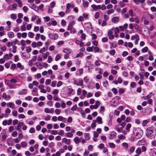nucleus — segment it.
<instances>
[{
  "label": "nucleus",
  "mask_w": 156,
  "mask_h": 156,
  "mask_svg": "<svg viewBox=\"0 0 156 156\" xmlns=\"http://www.w3.org/2000/svg\"><path fill=\"white\" fill-rule=\"evenodd\" d=\"M113 33L112 30H109L108 33V36H109V38L111 40L113 39L114 38V35L113 34Z\"/></svg>",
  "instance_id": "obj_6"
},
{
  "label": "nucleus",
  "mask_w": 156,
  "mask_h": 156,
  "mask_svg": "<svg viewBox=\"0 0 156 156\" xmlns=\"http://www.w3.org/2000/svg\"><path fill=\"white\" fill-rule=\"evenodd\" d=\"M145 142V141L144 140H140L138 142V144L139 145H141L142 144H144Z\"/></svg>",
  "instance_id": "obj_35"
},
{
  "label": "nucleus",
  "mask_w": 156,
  "mask_h": 156,
  "mask_svg": "<svg viewBox=\"0 0 156 156\" xmlns=\"http://www.w3.org/2000/svg\"><path fill=\"white\" fill-rule=\"evenodd\" d=\"M12 46V52L14 53H16L17 47L15 46V45H14Z\"/></svg>",
  "instance_id": "obj_31"
},
{
  "label": "nucleus",
  "mask_w": 156,
  "mask_h": 156,
  "mask_svg": "<svg viewBox=\"0 0 156 156\" xmlns=\"http://www.w3.org/2000/svg\"><path fill=\"white\" fill-rule=\"evenodd\" d=\"M132 40H135V44H137L138 41L139 40V37L138 34H136L135 35L132 36L131 37Z\"/></svg>",
  "instance_id": "obj_5"
},
{
  "label": "nucleus",
  "mask_w": 156,
  "mask_h": 156,
  "mask_svg": "<svg viewBox=\"0 0 156 156\" xmlns=\"http://www.w3.org/2000/svg\"><path fill=\"white\" fill-rule=\"evenodd\" d=\"M42 57L43 56H42L41 55H39L38 57L37 60L38 61H41L42 60Z\"/></svg>",
  "instance_id": "obj_60"
},
{
  "label": "nucleus",
  "mask_w": 156,
  "mask_h": 156,
  "mask_svg": "<svg viewBox=\"0 0 156 156\" xmlns=\"http://www.w3.org/2000/svg\"><path fill=\"white\" fill-rule=\"evenodd\" d=\"M73 141L76 144H79V143L83 144L85 143V140L82 137L79 138L78 136H76L74 139Z\"/></svg>",
  "instance_id": "obj_3"
},
{
  "label": "nucleus",
  "mask_w": 156,
  "mask_h": 156,
  "mask_svg": "<svg viewBox=\"0 0 156 156\" xmlns=\"http://www.w3.org/2000/svg\"><path fill=\"white\" fill-rule=\"evenodd\" d=\"M22 55V56L25 57L27 58H29L30 56L29 54H28V53H26V52H23Z\"/></svg>",
  "instance_id": "obj_26"
},
{
  "label": "nucleus",
  "mask_w": 156,
  "mask_h": 156,
  "mask_svg": "<svg viewBox=\"0 0 156 156\" xmlns=\"http://www.w3.org/2000/svg\"><path fill=\"white\" fill-rule=\"evenodd\" d=\"M27 92L26 89H23L21 91L19 92V94L20 95H24L27 94Z\"/></svg>",
  "instance_id": "obj_17"
},
{
  "label": "nucleus",
  "mask_w": 156,
  "mask_h": 156,
  "mask_svg": "<svg viewBox=\"0 0 156 156\" xmlns=\"http://www.w3.org/2000/svg\"><path fill=\"white\" fill-rule=\"evenodd\" d=\"M73 28L72 24L71 23L69 24L68 27V30H70Z\"/></svg>",
  "instance_id": "obj_38"
},
{
  "label": "nucleus",
  "mask_w": 156,
  "mask_h": 156,
  "mask_svg": "<svg viewBox=\"0 0 156 156\" xmlns=\"http://www.w3.org/2000/svg\"><path fill=\"white\" fill-rule=\"evenodd\" d=\"M6 44L8 47H9L11 46H12L14 45H16V42L15 41H12L11 42H8L6 43Z\"/></svg>",
  "instance_id": "obj_11"
},
{
  "label": "nucleus",
  "mask_w": 156,
  "mask_h": 156,
  "mask_svg": "<svg viewBox=\"0 0 156 156\" xmlns=\"http://www.w3.org/2000/svg\"><path fill=\"white\" fill-rule=\"evenodd\" d=\"M74 83L77 85L80 86V80L79 82H78L76 80H75L74 81Z\"/></svg>",
  "instance_id": "obj_42"
},
{
  "label": "nucleus",
  "mask_w": 156,
  "mask_h": 156,
  "mask_svg": "<svg viewBox=\"0 0 156 156\" xmlns=\"http://www.w3.org/2000/svg\"><path fill=\"white\" fill-rule=\"evenodd\" d=\"M118 138L119 140H124L125 139L126 137L125 136L122 134H119L118 136Z\"/></svg>",
  "instance_id": "obj_21"
},
{
  "label": "nucleus",
  "mask_w": 156,
  "mask_h": 156,
  "mask_svg": "<svg viewBox=\"0 0 156 156\" xmlns=\"http://www.w3.org/2000/svg\"><path fill=\"white\" fill-rule=\"evenodd\" d=\"M49 37L51 39L56 40L58 37V35L57 34H52L51 33H49L48 34Z\"/></svg>",
  "instance_id": "obj_4"
},
{
  "label": "nucleus",
  "mask_w": 156,
  "mask_h": 156,
  "mask_svg": "<svg viewBox=\"0 0 156 156\" xmlns=\"http://www.w3.org/2000/svg\"><path fill=\"white\" fill-rule=\"evenodd\" d=\"M115 136L116 133L113 132L110 134V136L109 137V138L110 139H112L113 138L115 137Z\"/></svg>",
  "instance_id": "obj_18"
},
{
  "label": "nucleus",
  "mask_w": 156,
  "mask_h": 156,
  "mask_svg": "<svg viewBox=\"0 0 156 156\" xmlns=\"http://www.w3.org/2000/svg\"><path fill=\"white\" fill-rule=\"evenodd\" d=\"M49 55V52H46L43 55V58L44 59H46L47 58V56H48Z\"/></svg>",
  "instance_id": "obj_29"
},
{
  "label": "nucleus",
  "mask_w": 156,
  "mask_h": 156,
  "mask_svg": "<svg viewBox=\"0 0 156 156\" xmlns=\"http://www.w3.org/2000/svg\"><path fill=\"white\" fill-rule=\"evenodd\" d=\"M7 142L9 146H12L13 144V142L12 138L8 139L7 140Z\"/></svg>",
  "instance_id": "obj_9"
},
{
  "label": "nucleus",
  "mask_w": 156,
  "mask_h": 156,
  "mask_svg": "<svg viewBox=\"0 0 156 156\" xmlns=\"http://www.w3.org/2000/svg\"><path fill=\"white\" fill-rule=\"evenodd\" d=\"M57 82L55 81H53L51 82V86L52 87H55L56 86Z\"/></svg>",
  "instance_id": "obj_51"
},
{
  "label": "nucleus",
  "mask_w": 156,
  "mask_h": 156,
  "mask_svg": "<svg viewBox=\"0 0 156 156\" xmlns=\"http://www.w3.org/2000/svg\"><path fill=\"white\" fill-rule=\"evenodd\" d=\"M114 10L113 9H111L110 10H107V13L108 14L113 13L114 12Z\"/></svg>",
  "instance_id": "obj_37"
},
{
  "label": "nucleus",
  "mask_w": 156,
  "mask_h": 156,
  "mask_svg": "<svg viewBox=\"0 0 156 156\" xmlns=\"http://www.w3.org/2000/svg\"><path fill=\"white\" fill-rule=\"evenodd\" d=\"M3 58L5 59L6 60H9V55L6 54H5L3 56Z\"/></svg>",
  "instance_id": "obj_62"
},
{
  "label": "nucleus",
  "mask_w": 156,
  "mask_h": 156,
  "mask_svg": "<svg viewBox=\"0 0 156 156\" xmlns=\"http://www.w3.org/2000/svg\"><path fill=\"white\" fill-rule=\"evenodd\" d=\"M134 134L136 139H139L143 134V131L140 129L138 128L134 131Z\"/></svg>",
  "instance_id": "obj_2"
},
{
  "label": "nucleus",
  "mask_w": 156,
  "mask_h": 156,
  "mask_svg": "<svg viewBox=\"0 0 156 156\" xmlns=\"http://www.w3.org/2000/svg\"><path fill=\"white\" fill-rule=\"evenodd\" d=\"M44 21L46 22L49 21L50 20V18L49 16H46L44 18Z\"/></svg>",
  "instance_id": "obj_63"
},
{
  "label": "nucleus",
  "mask_w": 156,
  "mask_h": 156,
  "mask_svg": "<svg viewBox=\"0 0 156 156\" xmlns=\"http://www.w3.org/2000/svg\"><path fill=\"white\" fill-rule=\"evenodd\" d=\"M29 7L35 11H37L38 9V8L37 7L36 5L34 3L31 4V5H29Z\"/></svg>",
  "instance_id": "obj_13"
},
{
  "label": "nucleus",
  "mask_w": 156,
  "mask_h": 156,
  "mask_svg": "<svg viewBox=\"0 0 156 156\" xmlns=\"http://www.w3.org/2000/svg\"><path fill=\"white\" fill-rule=\"evenodd\" d=\"M115 129L118 132H120L122 131V128H119V125H116L115 126Z\"/></svg>",
  "instance_id": "obj_20"
},
{
  "label": "nucleus",
  "mask_w": 156,
  "mask_h": 156,
  "mask_svg": "<svg viewBox=\"0 0 156 156\" xmlns=\"http://www.w3.org/2000/svg\"><path fill=\"white\" fill-rule=\"evenodd\" d=\"M89 133H85L84 134V136L85 138L87 140H90V137Z\"/></svg>",
  "instance_id": "obj_15"
},
{
  "label": "nucleus",
  "mask_w": 156,
  "mask_h": 156,
  "mask_svg": "<svg viewBox=\"0 0 156 156\" xmlns=\"http://www.w3.org/2000/svg\"><path fill=\"white\" fill-rule=\"evenodd\" d=\"M87 50L88 52H93L92 47H88L87 48Z\"/></svg>",
  "instance_id": "obj_53"
},
{
  "label": "nucleus",
  "mask_w": 156,
  "mask_h": 156,
  "mask_svg": "<svg viewBox=\"0 0 156 156\" xmlns=\"http://www.w3.org/2000/svg\"><path fill=\"white\" fill-rule=\"evenodd\" d=\"M5 112L6 113L9 114L11 112V110L9 108H7L6 109Z\"/></svg>",
  "instance_id": "obj_50"
},
{
  "label": "nucleus",
  "mask_w": 156,
  "mask_h": 156,
  "mask_svg": "<svg viewBox=\"0 0 156 156\" xmlns=\"http://www.w3.org/2000/svg\"><path fill=\"white\" fill-rule=\"evenodd\" d=\"M51 134L53 135H55L58 134V131L57 130H51Z\"/></svg>",
  "instance_id": "obj_54"
},
{
  "label": "nucleus",
  "mask_w": 156,
  "mask_h": 156,
  "mask_svg": "<svg viewBox=\"0 0 156 156\" xmlns=\"http://www.w3.org/2000/svg\"><path fill=\"white\" fill-rule=\"evenodd\" d=\"M6 105L8 107H10L14 109L16 108V107L14 105L12 102H9Z\"/></svg>",
  "instance_id": "obj_8"
},
{
  "label": "nucleus",
  "mask_w": 156,
  "mask_h": 156,
  "mask_svg": "<svg viewBox=\"0 0 156 156\" xmlns=\"http://www.w3.org/2000/svg\"><path fill=\"white\" fill-rule=\"evenodd\" d=\"M17 66L20 68L21 70H23L24 69V67L22 65L20 62H18L17 64Z\"/></svg>",
  "instance_id": "obj_19"
},
{
  "label": "nucleus",
  "mask_w": 156,
  "mask_h": 156,
  "mask_svg": "<svg viewBox=\"0 0 156 156\" xmlns=\"http://www.w3.org/2000/svg\"><path fill=\"white\" fill-rule=\"evenodd\" d=\"M98 147L100 149H101L104 147V145L103 144L101 143L98 145Z\"/></svg>",
  "instance_id": "obj_49"
},
{
  "label": "nucleus",
  "mask_w": 156,
  "mask_h": 156,
  "mask_svg": "<svg viewBox=\"0 0 156 156\" xmlns=\"http://www.w3.org/2000/svg\"><path fill=\"white\" fill-rule=\"evenodd\" d=\"M122 146L125 149H127L128 147V144L126 143H123L122 144Z\"/></svg>",
  "instance_id": "obj_27"
},
{
  "label": "nucleus",
  "mask_w": 156,
  "mask_h": 156,
  "mask_svg": "<svg viewBox=\"0 0 156 156\" xmlns=\"http://www.w3.org/2000/svg\"><path fill=\"white\" fill-rule=\"evenodd\" d=\"M89 5V2L87 1H83V5L85 8H87Z\"/></svg>",
  "instance_id": "obj_14"
},
{
  "label": "nucleus",
  "mask_w": 156,
  "mask_h": 156,
  "mask_svg": "<svg viewBox=\"0 0 156 156\" xmlns=\"http://www.w3.org/2000/svg\"><path fill=\"white\" fill-rule=\"evenodd\" d=\"M112 21L113 23H117L119 21V18L118 17H114L112 19Z\"/></svg>",
  "instance_id": "obj_12"
},
{
  "label": "nucleus",
  "mask_w": 156,
  "mask_h": 156,
  "mask_svg": "<svg viewBox=\"0 0 156 156\" xmlns=\"http://www.w3.org/2000/svg\"><path fill=\"white\" fill-rule=\"evenodd\" d=\"M2 97L6 100H9L11 98L10 95H7L5 93L3 94Z\"/></svg>",
  "instance_id": "obj_10"
},
{
  "label": "nucleus",
  "mask_w": 156,
  "mask_h": 156,
  "mask_svg": "<svg viewBox=\"0 0 156 156\" xmlns=\"http://www.w3.org/2000/svg\"><path fill=\"white\" fill-rule=\"evenodd\" d=\"M108 144L111 148H114L115 146V144L112 143H109Z\"/></svg>",
  "instance_id": "obj_44"
},
{
  "label": "nucleus",
  "mask_w": 156,
  "mask_h": 156,
  "mask_svg": "<svg viewBox=\"0 0 156 156\" xmlns=\"http://www.w3.org/2000/svg\"><path fill=\"white\" fill-rule=\"evenodd\" d=\"M58 93V90L55 89L53 91L52 94H56Z\"/></svg>",
  "instance_id": "obj_52"
},
{
  "label": "nucleus",
  "mask_w": 156,
  "mask_h": 156,
  "mask_svg": "<svg viewBox=\"0 0 156 156\" xmlns=\"http://www.w3.org/2000/svg\"><path fill=\"white\" fill-rule=\"evenodd\" d=\"M51 82V80L49 79H48L46 80V81L45 82V84L47 85H48L49 84H50Z\"/></svg>",
  "instance_id": "obj_34"
},
{
  "label": "nucleus",
  "mask_w": 156,
  "mask_h": 156,
  "mask_svg": "<svg viewBox=\"0 0 156 156\" xmlns=\"http://www.w3.org/2000/svg\"><path fill=\"white\" fill-rule=\"evenodd\" d=\"M8 35L10 38H12L14 37V34L12 32H9L8 33Z\"/></svg>",
  "instance_id": "obj_28"
},
{
  "label": "nucleus",
  "mask_w": 156,
  "mask_h": 156,
  "mask_svg": "<svg viewBox=\"0 0 156 156\" xmlns=\"http://www.w3.org/2000/svg\"><path fill=\"white\" fill-rule=\"evenodd\" d=\"M37 66L38 68L40 69H41L43 68V64L42 63H39V64L37 65Z\"/></svg>",
  "instance_id": "obj_32"
},
{
  "label": "nucleus",
  "mask_w": 156,
  "mask_h": 156,
  "mask_svg": "<svg viewBox=\"0 0 156 156\" xmlns=\"http://www.w3.org/2000/svg\"><path fill=\"white\" fill-rule=\"evenodd\" d=\"M17 133L16 131H13L12 133V135L13 137H16L17 135Z\"/></svg>",
  "instance_id": "obj_55"
},
{
  "label": "nucleus",
  "mask_w": 156,
  "mask_h": 156,
  "mask_svg": "<svg viewBox=\"0 0 156 156\" xmlns=\"http://www.w3.org/2000/svg\"><path fill=\"white\" fill-rule=\"evenodd\" d=\"M73 136V134L72 133L70 132H68L66 133V136L68 137H72Z\"/></svg>",
  "instance_id": "obj_43"
},
{
  "label": "nucleus",
  "mask_w": 156,
  "mask_h": 156,
  "mask_svg": "<svg viewBox=\"0 0 156 156\" xmlns=\"http://www.w3.org/2000/svg\"><path fill=\"white\" fill-rule=\"evenodd\" d=\"M135 149V148L134 147H132L130 149L129 151V154H131L132 153H133Z\"/></svg>",
  "instance_id": "obj_33"
},
{
  "label": "nucleus",
  "mask_w": 156,
  "mask_h": 156,
  "mask_svg": "<svg viewBox=\"0 0 156 156\" xmlns=\"http://www.w3.org/2000/svg\"><path fill=\"white\" fill-rule=\"evenodd\" d=\"M61 107L62 108H64L65 107L66 104L63 101H61Z\"/></svg>",
  "instance_id": "obj_45"
},
{
  "label": "nucleus",
  "mask_w": 156,
  "mask_h": 156,
  "mask_svg": "<svg viewBox=\"0 0 156 156\" xmlns=\"http://www.w3.org/2000/svg\"><path fill=\"white\" fill-rule=\"evenodd\" d=\"M148 121L147 120H144L143 122L142 125L144 126H145L147 124Z\"/></svg>",
  "instance_id": "obj_57"
},
{
  "label": "nucleus",
  "mask_w": 156,
  "mask_h": 156,
  "mask_svg": "<svg viewBox=\"0 0 156 156\" xmlns=\"http://www.w3.org/2000/svg\"><path fill=\"white\" fill-rule=\"evenodd\" d=\"M28 36L30 38H33L34 34L32 32H29L28 34Z\"/></svg>",
  "instance_id": "obj_39"
},
{
  "label": "nucleus",
  "mask_w": 156,
  "mask_h": 156,
  "mask_svg": "<svg viewBox=\"0 0 156 156\" xmlns=\"http://www.w3.org/2000/svg\"><path fill=\"white\" fill-rule=\"evenodd\" d=\"M131 125L130 123H128L126 127V129L127 131L129 132V129L131 127Z\"/></svg>",
  "instance_id": "obj_30"
},
{
  "label": "nucleus",
  "mask_w": 156,
  "mask_h": 156,
  "mask_svg": "<svg viewBox=\"0 0 156 156\" xmlns=\"http://www.w3.org/2000/svg\"><path fill=\"white\" fill-rule=\"evenodd\" d=\"M11 17L12 19L15 20L16 18V16L15 14H11Z\"/></svg>",
  "instance_id": "obj_56"
},
{
  "label": "nucleus",
  "mask_w": 156,
  "mask_h": 156,
  "mask_svg": "<svg viewBox=\"0 0 156 156\" xmlns=\"http://www.w3.org/2000/svg\"><path fill=\"white\" fill-rule=\"evenodd\" d=\"M55 112L57 115H59L61 113V110L58 109H56L55 110Z\"/></svg>",
  "instance_id": "obj_47"
},
{
  "label": "nucleus",
  "mask_w": 156,
  "mask_h": 156,
  "mask_svg": "<svg viewBox=\"0 0 156 156\" xmlns=\"http://www.w3.org/2000/svg\"><path fill=\"white\" fill-rule=\"evenodd\" d=\"M93 10L94 11H96L97 10V5L95 4H93L91 6Z\"/></svg>",
  "instance_id": "obj_36"
},
{
  "label": "nucleus",
  "mask_w": 156,
  "mask_h": 156,
  "mask_svg": "<svg viewBox=\"0 0 156 156\" xmlns=\"http://www.w3.org/2000/svg\"><path fill=\"white\" fill-rule=\"evenodd\" d=\"M111 30H114L115 33H118L119 32V30L118 27H116L115 28H113Z\"/></svg>",
  "instance_id": "obj_46"
},
{
  "label": "nucleus",
  "mask_w": 156,
  "mask_h": 156,
  "mask_svg": "<svg viewBox=\"0 0 156 156\" xmlns=\"http://www.w3.org/2000/svg\"><path fill=\"white\" fill-rule=\"evenodd\" d=\"M63 84V83L61 81H58L57 84V87H60Z\"/></svg>",
  "instance_id": "obj_61"
},
{
  "label": "nucleus",
  "mask_w": 156,
  "mask_h": 156,
  "mask_svg": "<svg viewBox=\"0 0 156 156\" xmlns=\"http://www.w3.org/2000/svg\"><path fill=\"white\" fill-rule=\"evenodd\" d=\"M99 13L98 12H97L94 15V18L96 19H97L99 17Z\"/></svg>",
  "instance_id": "obj_64"
},
{
  "label": "nucleus",
  "mask_w": 156,
  "mask_h": 156,
  "mask_svg": "<svg viewBox=\"0 0 156 156\" xmlns=\"http://www.w3.org/2000/svg\"><path fill=\"white\" fill-rule=\"evenodd\" d=\"M21 145L22 147H24L27 146V144L25 142L23 141L21 142Z\"/></svg>",
  "instance_id": "obj_41"
},
{
  "label": "nucleus",
  "mask_w": 156,
  "mask_h": 156,
  "mask_svg": "<svg viewBox=\"0 0 156 156\" xmlns=\"http://www.w3.org/2000/svg\"><path fill=\"white\" fill-rule=\"evenodd\" d=\"M102 118L101 117L98 116L96 119V122L97 121L99 124H101L102 123Z\"/></svg>",
  "instance_id": "obj_16"
},
{
  "label": "nucleus",
  "mask_w": 156,
  "mask_h": 156,
  "mask_svg": "<svg viewBox=\"0 0 156 156\" xmlns=\"http://www.w3.org/2000/svg\"><path fill=\"white\" fill-rule=\"evenodd\" d=\"M96 120H93V123L91 124V127L93 129L96 126V125L95 124L96 123Z\"/></svg>",
  "instance_id": "obj_22"
},
{
  "label": "nucleus",
  "mask_w": 156,
  "mask_h": 156,
  "mask_svg": "<svg viewBox=\"0 0 156 156\" xmlns=\"http://www.w3.org/2000/svg\"><path fill=\"white\" fill-rule=\"evenodd\" d=\"M146 135L147 137L150 139H152L155 137L156 133L148 128L146 129Z\"/></svg>",
  "instance_id": "obj_1"
},
{
  "label": "nucleus",
  "mask_w": 156,
  "mask_h": 156,
  "mask_svg": "<svg viewBox=\"0 0 156 156\" xmlns=\"http://www.w3.org/2000/svg\"><path fill=\"white\" fill-rule=\"evenodd\" d=\"M52 61V58L50 56H48V62L49 63H50Z\"/></svg>",
  "instance_id": "obj_59"
},
{
  "label": "nucleus",
  "mask_w": 156,
  "mask_h": 156,
  "mask_svg": "<svg viewBox=\"0 0 156 156\" xmlns=\"http://www.w3.org/2000/svg\"><path fill=\"white\" fill-rule=\"evenodd\" d=\"M136 153L138 154H140L141 153V149L140 147L138 148L136 151Z\"/></svg>",
  "instance_id": "obj_25"
},
{
  "label": "nucleus",
  "mask_w": 156,
  "mask_h": 156,
  "mask_svg": "<svg viewBox=\"0 0 156 156\" xmlns=\"http://www.w3.org/2000/svg\"><path fill=\"white\" fill-rule=\"evenodd\" d=\"M62 142L63 143H65L67 144H69L70 143L71 140L70 139H68L66 138H63L62 140Z\"/></svg>",
  "instance_id": "obj_7"
},
{
  "label": "nucleus",
  "mask_w": 156,
  "mask_h": 156,
  "mask_svg": "<svg viewBox=\"0 0 156 156\" xmlns=\"http://www.w3.org/2000/svg\"><path fill=\"white\" fill-rule=\"evenodd\" d=\"M18 80L17 78L12 79L9 81L12 83H15L18 82Z\"/></svg>",
  "instance_id": "obj_24"
},
{
  "label": "nucleus",
  "mask_w": 156,
  "mask_h": 156,
  "mask_svg": "<svg viewBox=\"0 0 156 156\" xmlns=\"http://www.w3.org/2000/svg\"><path fill=\"white\" fill-rule=\"evenodd\" d=\"M101 93L100 91H97L95 93L94 95L95 96L97 97H99L101 95Z\"/></svg>",
  "instance_id": "obj_40"
},
{
  "label": "nucleus",
  "mask_w": 156,
  "mask_h": 156,
  "mask_svg": "<svg viewBox=\"0 0 156 156\" xmlns=\"http://www.w3.org/2000/svg\"><path fill=\"white\" fill-rule=\"evenodd\" d=\"M64 134V131L63 130H60L58 133V134L63 136Z\"/></svg>",
  "instance_id": "obj_58"
},
{
  "label": "nucleus",
  "mask_w": 156,
  "mask_h": 156,
  "mask_svg": "<svg viewBox=\"0 0 156 156\" xmlns=\"http://www.w3.org/2000/svg\"><path fill=\"white\" fill-rule=\"evenodd\" d=\"M0 48L2 51L3 52L5 51L6 50V46L5 45L2 47Z\"/></svg>",
  "instance_id": "obj_48"
},
{
  "label": "nucleus",
  "mask_w": 156,
  "mask_h": 156,
  "mask_svg": "<svg viewBox=\"0 0 156 156\" xmlns=\"http://www.w3.org/2000/svg\"><path fill=\"white\" fill-rule=\"evenodd\" d=\"M94 49L95 52H102V50L98 47H95Z\"/></svg>",
  "instance_id": "obj_23"
}]
</instances>
